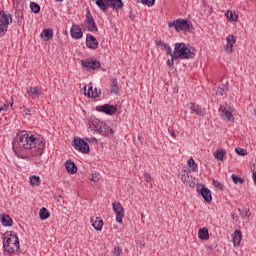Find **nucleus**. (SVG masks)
I'll return each mask as SVG.
<instances>
[{"instance_id":"1a4fd4ad","label":"nucleus","mask_w":256,"mask_h":256,"mask_svg":"<svg viewBox=\"0 0 256 256\" xmlns=\"http://www.w3.org/2000/svg\"><path fill=\"white\" fill-rule=\"evenodd\" d=\"M96 111L100 113H105V115H115L117 113V106L104 104L96 107Z\"/></svg>"},{"instance_id":"5701e85b","label":"nucleus","mask_w":256,"mask_h":256,"mask_svg":"<svg viewBox=\"0 0 256 256\" xmlns=\"http://www.w3.org/2000/svg\"><path fill=\"white\" fill-rule=\"evenodd\" d=\"M40 37L44 39V41H51L53 39V30L52 29H44L40 34Z\"/></svg>"},{"instance_id":"20e7f679","label":"nucleus","mask_w":256,"mask_h":256,"mask_svg":"<svg viewBox=\"0 0 256 256\" xmlns=\"http://www.w3.org/2000/svg\"><path fill=\"white\" fill-rule=\"evenodd\" d=\"M96 1L97 7L100 8V11L105 13L109 7L118 11V9H123V0H93Z\"/></svg>"},{"instance_id":"9b49d317","label":"nucleus","mask_w":256,"mask_h":256,"mask_svg":"<svg viewBox=\"0 0 256 256\" xmlns=\"http://www.w3.org/2000/svg\"><path fill=\"white\" fill-rule=\"evenodd\" d=\"M82 67H84V69H99V67H101V62H99L97 59H90V60H82L81 62Z\"/></svg>"},{"instance_id":"6e6552de","label":"nucleus","mask_w":256,"mask_h":256,"mask_svg":"<svg viewBox=\"0 0 256 256\" xmlns=\"http://www.w3.org/2000/svg\"><path fill=\"white\" fill-rule=\"evenodd\" d=\"M112 208L114 213L116 214V221L118 223H123V215H125V210L123 209V205L119 202H113Z\"/></svg>"},{"instance_id":"13d9d810","label":"nucleus","mask_w":256,"mask_h":256,"mask_svg":"<svg viewBox=\"0 0 256 256\" xmlns=\"http://www.w3.org/2000/svg\"><path fill=\"white\" fill-rule=\"evenodd\" d=\"M29 112H30V110H28V112H26V115H29Z\"/></svg>"},{"instance_id":"9d476101","label":"nucleus","mask_w":256,"mask_h":256,"mask_svg":"<svg viewBox=\"0 0 256 256\" xmlns=\"http://www.w3.org/2000/svg\"><path fill=\"white\" fill-rule=\"evenodd\" d=\"M85 23L88 31H91V33L99 31L97 24H95V19H93V15H91L90 11H88L86 14Z\"/></svg>"},{"instance_id":"72a5a7b5","label":"nucleus","mask_w":256,"mask_h":256,"mask_svg":"<svg viewBox=\"0 0 256 256\" xmlns=\"http://www.w3.org/2000/svg\"><path fill=\"white\" fill-rule=\"evenodd\" d=\"M188 167L193 173L197 172V164L195 163V160L193 158H190L188 160Z\"/></svg>"},{"instance_id":"49530a36","label":"nucleus","mask_w":256,"mask_h":256,"mask_svg":"<svg viewBox=\"0 0 256 256\" xmlns=\"http://www.w3.org/2000/svg\"><path fill=\"white\" fill-rule=\"evenodd\" d=\"M144 179L145 181H147V183H151L152 178L151 175H149V173L144 174Z\"/></svg>"},{"instance_id":"ea45409f","label":"nucleus","mask_w":256,"mask_h":256,"mask_svg":"<svg viewBox=\"0 0 256 256\" xmlns=\"http://www.w3.org/2000/svg\"><path fill=\"white\" fill-rule=\"evenodd\" d=\"M212 185L213 187H215V189H219L220 191H223V184H221V182L217 180H213Z\"/></svg>"},{"instance_id":"a19ab883","label":"nucleus","mask_w":256,"mask_h":256,"mask_svg":"<svg viewBox=\"0 0 256 256\" xmlns=\"http://www.w3.org/2000/svg\"><path fill=\"white\" fill-rule=\"evenodd\" d=\"M142 5H147V7H153L155 5V0H141Z\"/></svg>"},{"instance_id":"c9c22d12","label":"nucleus","mask_w":256,"mask_h":256,"mask_svg":"<svg viewBox=\"0 0 256 256\" xmlns=\"http://www.w3.org/2000/svg\"><path fill=\"white\" fill-rule=\"evenodd\" d=\"M226 17H227V19H229L230 21H237V19H238V16L235 14V12H233V11H228L227 13H226Z\"/></svg>"},{"instance_id":"bb28decb","label":"nucleus","mask_w":256,"mask_h":256,"mask_svg":"<svg viewBox=\"0 0 256 256\" xmlns=\"http://www.w3.org/2000/svg\"><path fill=\"white\" fill-rule=\"evenodd\" d=\"M181 181L184 183V185H189V187H193V185H191V180H189V173L187 171H182Z\"/></svg>"},{"instance_id":"a211bd4d","label":"nucleus","mask_w":256,"mask_h":256,"mask_svg":"<svg viewBox=\"0 0 256 256\" xmlns=\"http://www.w3.org/2000/svg\"><path fill=\"white\" fill-rule=\"evenodd\" d=\"M189 109H191V111H193L194 113H196V115H199L200 117H203V115H205V108L191 102L188 104Z\"/></svg>"},{"instance_id":"4d7b16f0","label":"nucleus","mask_w":256,"mask_h":256,"mask_svg":"<svg viewBox=\"0 0 256 256\" xmlns=\"http://www.w3.org/2000/svg\"><path fill=\"white\" fill-rule=\"evenodd\" d=\"M56 1H58L59 3L63 2V0H56Z\"/></svg>"},{"instance_id":"39448f33","label":"nucleus","mask_w":256,"mask_h":256,"mask_svg":"<svg viewBox=\"0 0 256 256\" xmlns=\"http://www.w3.org/2000/svg\"><path fill=\"white\" fill-rule=\"evenodd\" d=\"M168 27L169 29H175V31L179 33V31H189V29H191V24L187 19L179 18L173 22H168Z\"/></svg>"},{"instance_id":"2eb2a0df","label":"nucleus","mask_w":256,"mask_h":256,"mask_svg":"<svg viewBox=\"0 0 256 256\" xmlns=\"http://www.w3.org/2000/svg\"><path fill=\"white\" fill-rule=\"evenodd\" d=\"M70 35L72 39H81L83 37V30L79 25H73L70 30Z\"/></svg>"},{"instance_id":"bf43d9fd","label":"nucleus","mask_w":256,"mask_h":256,"mask_svg":"<svg viewBox=\"0 0 256 256\" xmlns=\"http://www.w3.org/2000/svg\"><path fill=\"white\" fill-rule=\"evenodd\" d=\"M29 112H30V110H28V112H26V115H29Z\"/></svg>"},{"instance_id":"4c0bfd02","label":"nucleus","mask_w":256,"mask_h":256,"mask_svg":"<svg viewBox=\"0 0 256 256\" xmlns=\"http://www.w3.org/2000/svg\"><path fill=\"white\" fill-rule=\"evenodd\" d=\"M175 55L171 54V59L167 60V65L168 67H173V65H175V61H177L178 58H174Z\"/></svg>"},{"instance_id":"f03ea898","label":"nucleus","mask_w":256,"mask_h":256,"mask_svg":"<svg viewBox=\"0 0 256 256\" xmlns=\"http://www.w3.org/2000/svg\"><path fill=\"white\" fill-rule=\"evenodd\" d=\"M195 48L187 47V44L175 43L174 44V59H195Z\"/></svg>"},{"instance_id":"423d86ee","label":"nucleus","mask_w":256,"mask_h":256,"mask_svg":"<svg viewBox=\"0 0 256 256\" xmlns=\"http://www.w3.org/2000/svg\"><path fill=\"white\" fill-rule=\"evenodd\" d=\"M9 23H13V18L11 14L5 12H0V37H3L9 29Z\"/></svg>"},{"instance_id":"de8ad7c7","label":"nucleus","mask_w":256,"mask_h":256,"mask_svg":"<svg viewBox=\"0 0 256 256\" xmlns=\"http://www.w3.org/2000/svg\"><path fill=\"white\" fill-rule=\"evenodd\" d=\"M16 17H18V19H23V10H18L16 12Z\"/></svg>"},{"instance_id":"c03bdc74","label":"nucleus","mask_w":256,"mask_h":256,"mask_svg":"<svg viewBox=\"0 0 256 256\" xmlns=\"http://www.w3.org/2000/svg\"><path fill=\"white\" fill-rule=\"evenodd\" d=\"M90 181H93L94 183H99V174H97V173L92 174Z\"/></svg>"},{"instance_id":"ddd939ff","label":"nucleus","mask_w":256,"mask_h":256,"mask_svg":"<svg viewBox=\"0 0 256 256\" xmlns=\"http://www.w3.org/2000/svg\"><path fill=\"white\" fill-rule=\"evenodd\" d=\"M219 113L221 117L224 119H227L228 121H234L233 112H231V109H227V107L221 105L219 108Z\"/></svg>"},{"instance_id":"a18cd8bd","label":"nucleus","mask_w":256,"mask_h":256,"mask_svg":"<svg viewBox=\"0 0 256 256\" xmlns=\"http://www.w3.org/2000/svg\"><path fill=\"white\" fill-rule=\"evenodd\" d=\"M164 51L167 53V55H170V57H171V55H173V50L171 49V46H169V45L164 49Z\"/></svg>"},{"instance_id":"603ef678","label":"nucleus","mask_w":256,"mask_h":256,"mask_svg":"<svg viewBox=\"0 0 256 256\" xmlns=\"http://www.w3.org/2000/svg\"><path fill=\"white\" fill-rule=\"evenodd\" d=\"M7 107L5 104L0 103V111H4V109Z\"/></svg>"},{"instance_id":"7c9ffc66","label":"nucleus","mask_w":256,"mask_h":256,"mask_svg":"<svg viewBox=\"0 0 256 256\" xmlns=\"http://www.w3.org/2000/svg\"><path fill=\"white\" fill-rule=\"evenodd\" d=\"M232 181L233 183H235V185H243V183H245V179L235 175V174H232Z\"/></svg>"},{"instance_id":"6ab92c4d","label":"nucleus","mask_w":256,"mask_h":256,"mask_svg":"<svg viewBox=\"0 0 256 256\" xmlns=\"http://www.w3.org/2000/svg\"><path fill=\"white\" fill-rule=\"evenodd\" d=\"M27 94L31 99H37L41 96V88L39 86L29 87Z\"/></svg>"},{"instance_id":"5fc2aeb1","label":"nucleus","mask_w":256,"mask_h":256,"mask_svg":"<svg viewBox=\"0 0 256 256\" xmlns=\"http://www.w3.org/2000/svg\"><path fill=\"white\" fill-rule=\"evenodd\" d=\"M231 218H232V219H235V214H231Z\"/></svg>"},{"instance_id":"f3484780","label":"nucleus","mask_w":256,"mask_h":256,"mask_svg":"<svg viewBox=\"0 0 256 256\" xmlns=\"http://www.w3.org/2000/svg\"><path fill=\"white\" fill-rule=\"evenodd\" d=\"M198 193L201 194L206 203H211L213 201V196H211V190H209V188L202 187Z\"/></svg>"},{"instance_id":"f257e3e1","label":"nucleus","mask_w":256,"mask_h":256,"mask_svg":"<svg viewBox=\"0 0 256 256\" xmlns=\"http://www.w3.org/2000/svg\"><path fill=\"white\" fill-rule=\"evenodd\" d=\"M13 151L20 159L41 157L45 151V142L35 135L22 131L17 133L12 143Z\"/></svg>"},{"instance_id":"680f3d73","label":"nucleus","mask_w":256,"mask_h":256,"mask_svg":"<svg viewBox=\"0 0 256 256\" xmlns=\"http://www.w3.org/2000/svg\"><path fill=\"white\" fill-rule=\"evenodd\" d=\"M11 107H13V103L11 104Z\"/></svg>"},{"instance_id":"864d4df0","label":"nucleus","mask_w":256,"mask_h":256,"mask_svg":"<svg viewBox=\"0 0 256 256\" xmlns=\"http://www.w3.org/2000/svg\"><path fill=\"white\" fill-rule=\"evenodd\" d=\"M18 25H19V26H22V25H23V19H21V18L18 19Z\"/></svg>"},{"instance_id":"6e6d98bb","label":"nucleus","mask_w":256,"mask_h":256,"mask_svg":"<svg viewBox=\"0 0 256 256\" xmlns=\"http://www.w3.org/2000/svg\"><path fill=\"white\" fill-rule=\"evenodd\" d=\"M172 137H175V132H172Z\"/></svg>"},{"instance_id":"f704fd0d","label":"nucleus","mask_w":256,"mask_h":256,"mask_svg":"<svg viewBox=\"0 0 256 256\" xmlns=\"http://www.w3.org/2000/svg\"><path fill=\"white\" fill-rule=\"evenodd\" d=\"M113 85L110 89L111 93H114V95H117L119 93V86H117V79H114L112 81Z\"/></svg>"},{"instance_id":"3c124183","label":"nucleus","mask_w":256,"mask_h":256,"mask_svg":"<svg viewBox=\"0 0 256 256\" xmlns=\"http://www.w3.org/2000/svg\"><path fill=\"white\" fill-rule=\"evenodd\" d=\"M86 141H89V143H97V138H91V139L86 138Z\"/></svg>"},{"instance_id":"b1692460","label":"nucleus","mask_w":256,"mask_h":256,"mask_svg":"<svg viewBox=\"0 0 256 256\" xmlns=\"http://www.w3.org/2000/svg\"><path fill=\"white\" fill-rule=\"evenodd\" d=\"M1 223L4 225V227H11L13 225V219L7 214L1 215Z\"/></svg>"},{"instance_id":"f8f14e48","label":"nucleus","mask_w":256,"mask_h":256,"mask_svg":"<svg viewBox=\"0 0 256 256\" xmlns=\"http://www.w3.org/2000/svg\"><path fill=\"white\" fill-rule=\"evenodd\" d=\"M86 45L88 49H98L99 41H97V38H95V36H93L92 34H87Z\"/></svg>"},{"instance_id":"4be33fe9","label":"nucleus","mask_w":256,"mask_h":256,"mask_svg":"<svg viewBox=\"0 0 256 256\" xmlns=\"http://www.w3.org/2000/svg\"><path fill=\"white\" fill-rule=\"evenodd\" d=\"M90 221L92 223V227H94L96 231H101V229H103V219L99 217H91Z\"/></svg>"},{"instance_id":"393cba45","label":"nucleus","mask_w":256,"mask_h":256,"mask_svg":"<svg viewBox=\"0 0 256 256\" xmlns=\"http://www.w3.org/2000/svg\"><path fill=\"white\" fill-rule=\"evenodd\" d=\"M198 237L202 241H207V239H209V230L207 228H201L198 231Z\"/></svg>"},{"instance_id":"052dcab7","label":"nucleus","mask_w":256,"mask_h":256,"mask_svg":"<svg viewBox=\"0 0 256 256\" xmlns=\"http://www.w3.org/2000/svg\"><path fill=\"white\" fill-rule=\"evenodd\" d=\"M141 217L143 218V217H144V215H143V214H141Z\"/></svg>"},{"instance_id":"c85d7f7f","label":"nucleus","mask_w":256,"mask_h":256,"mask_svg":"<svg viewBox=\"0 0 256 256\" xmlns=\"http://www.w3.org/2000/svg\"><path fill=\"white\" fill-rule=\"evenodd\" d=\"M30 185L39 187L41 185V178L39 176L32 175L29 178Z\"/></svg>"},{"instance_id":"7ed1b4c3","label":"nucleus","mask_w":256,"mask_h":256,"mask_svg":"<svg viewBox=\"0 0 256 256\" xmlns=\"http://www.w3.org/2000/svg\"><path fill=\"white\" fill-rule=\"evenodd\" d=\"M3 248L5 249V251H7V253H15V251H18L20 249V244L17 234L11 232L9 234V237L4 236Z\"/></svg>"},{"instance_id":"8fccbe9b","label":"nucleus","mask_w":256,"mask_h":256,"mask_svg":"<svg viewBox=\"0 0 256 256\" xmlns=\"http://www.w3.org/2000/svg\"><path fill=\"white\" fill-rule=\"evenodd\" d=\"M101 95V90H97V88L94 89V96L92 97H99Z\"/></svg>"},{"instance_id":"58836bf2","label":"nucleus","mask_w":256,"mask_h":256,"mask_svg":"<svg viewBox=\"0 0 256 256\" xmlns=\"http://www.w3.org/2000/svg\"><path fill=\"white\" fill-rule=\"evenodd\" d=\"M87 97H95V90L93 89V86H90L88 88V91L84 93Z\"/></svg>"},{"instance_id":"a878e982","label":"nucleus","mask_w":256,"mask_h":256,"mask_svg":"<svg viewBox=\"0 0 256 256\" xmlns=\"http://www.w3.org/2000/svg\"><path fill=\"white\" fill-rule=\"evenodd\" d=\"M225 155H227V152H225L224 149H218L214 153V157L217 159V161H223Z\"/></svg>"},{"instance_id":"473e14b6","label":"nucleus","mask_w":256,"mask_h":256,"mask_svg":"<svg viewBox=\"0 0 256 256\" xmlns=\"http://www.w3.org/2000/svg\"><path fill=\"white\" fill-rule=\"evenodd\" d=\"M30 9H31L32 13L37 14L41 11V6H39L37 4V2H31L30 3Z\"/></svg>"},{"instance_id":"aec40b11","label":"nucleus","mask_w":256,"mask_h":256,"mask_svg":"<svg viewBox=\"0 0 256 256\" xmlns=\"http://www.w3.org/2000/svg\"><path fill=\"white\" fill-rule=\"evenodd\" d=\"M64 165L67 173L70 175H75V173H77V164H75V162L67 160Z\"/></svg>"},{"instance_id":"412c9836","label":"nucleus","mask_w":256,"mask_h":256,"mask_svg":"<svg viewBox=\"0 0 256 256\" xmlns=\"http://www.w3.org/2000/svg\"><path fill=\"white\" fill-rule=\"evenodd\" d=\"M98 133H100V135H105L106 137H109L113 134V129L109 127V125L105 124V122H102Z\"/></svg>"},{"instance_id":"e433bc0d","label":"nucleus","mask_w":256,"mask_h":256,"mask_svg":"<svg viewBox=\"0 0 256 256\" xmlns=\"http://www.w3.org/2000/svg\"><path fill=\"white\" fill-rule=\"evenodd\" d=\"M121 253H123V249L119 246H116L112 251V255L114 256H121Z\"/></svg>"},{"instance_id":"37998d69","label":"nucleus","mask_w":256,"mask_h":256,"mask_svg":"<svg viewBox=\"0 0 256 256\" xmlns=\"http://www.w3.org/2000/svg\"><path fill=\"white\" fill-rule=\"evenodd\" d=\"M235 151L238 155H241L242 157H245V155H247V150L243 148H236Z\"/></svg>"},{"instance_id":"dca6fc26","label":"nucleus","mask_w":256,"mask_h":256,"mask_svg":"<svg viewBox=\"0 0 256 256\" xmlns=\"http://www.w3.org/2000/svg\"><path fill=\"white\" fill-rule=\"evenodd\" d=\"M227 44L225 45L224 49L227 53H233V45L236 43V39L234 35H228L226 37Z\"/></svg>"},{"instance_id":"2f4dec72","label":"nucleus","mask_w":256,"mask_h":256,"mask_svg":"<svg viewBox=\"0 0 256 256\" xmlns=\"http://www.w3.org/2000/svg\"><path fill=\"white\" fill-rule=\"evenodd\" d=\"M238 211L243 219H245V217H251V210H249V208H245L243 210L239 208Z\"/></svg>"},{"instance_id":"cd10ccee","label":"nucleus","mask_w":256,"mask_h":256,"mask_svg":"<svg viewBox=\"0 0 256 256\" xmlns=\"http://www.w3.org/2000/svg\"><path fill=\"white\" fill-rule=\"evenodd\" d=\"M39 217L41 221H45V219H49V217H51V213L49 210H47V208H42L40 209Z\"/></svg>"},{"instance_id":"0eeeda50","label":"nucleus","mask_w":256,"mask_h":256,"mask_svg":"<svg viewBox=\"0 0 256 256\" xmlns=\"http://www.w3.org/2000/svg\"><path fill=\"white\" fill-rule=\"evenodd\" d=\"M74 149L76 151H80V153H89L90 148H89V143L85 142V140L81 138H75L73 141Z\"/></svg>"},{"instance_id":"c756f323","label":"nucleus","mask_w":256,"mask_h":256,"mask_svg":"<svg viewBox=\"0 0 256 256\" xmlns=\"http://www.w3.org/2000/svg\"><path fill=\"white\" fill-rule=\"evenodd\" d=\"M234 245H239L241 243V230H235L232 236Z\"/></svg>"},{"instance_id":"4468645a","label":"nucleus","mask_w":256,"mask_h":256,"mask_svg":"<svg viewBox=\"0 0 256 256\" xmlns=\"http://www.w3.org/2000/svg\"><path fill=\"white\" fill-rule=\"evenodd\" d=\"M88 125L92 131H97L99 133L103 122H101L97 118H90V120L88 121Z\"/></svg>"},{"instance_id":"09e8293b","label":"nucleus","mask_w":256,"mask_h":256,"mask_svg":"<svg viewBox=\"0 0 256 256\" xmlns=\"http://www.w3.org/2000/svg\"><path fill=\"white\" fill-rule=\"evenodd\" d=\"M225 93V90L223 88H219L217 91H216V95H221L223 96V94Z\"/></svg>"},{"instance_id":"79ce46f5","label":"nucleus","mask_w":256,"mask_h":256,"mask_svg":"<svg viewBox=\"0 0 256 256\" xmlns=\"http://www.w3.org/2000/svg\"><path fill=\"white\" fill-rule=\"evenodd\" d=\"M155 43H156L157 47H161V49H163V50L168 46L167 43H165L162 40H156Z\"/></svg>"}]
</instances>
